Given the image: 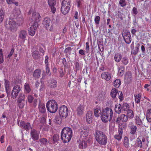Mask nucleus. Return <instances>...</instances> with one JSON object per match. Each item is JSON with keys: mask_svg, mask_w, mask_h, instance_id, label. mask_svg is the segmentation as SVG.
<instances>
[{"mask_svg": "<svg viewBox=\"0 0 151 151\" xmlns=\"http://www.w3.org/2000/svg\"><path fill=\"white\" fill-rule=\"evenodd\" d=\"M113 115L112 109L110 108L106 107L102 110L101 116V120L104 122H107L112 119Z\"/></svg>", "mask_w": 151, "mask_h": 151, "instance_id": "1", "label": "nucleus"}, {"mask_svg": "<svg viewBox=\"0 0 151 151\" xmlns=\"http://www.w3.org/2000/svg\"><path fill=\"white\" fill-rule=\"evenodd\" d=\"M72 131L69 127H65L62 130L61 137L64 143L69 142L72 137Z\"/></svg>", "mask_w": 151, "mask_h": 151, "instance_id": "2", "label": "nucleus"}, {"mask_svg": "<svg viewBox=\"0 0 151 151\" xmlns=\"http://www.w3.org/2000/svg\"><path fill=\"white\" fill-rule=\"evenodd\" d=\"M95 137L97 142L100 144L104 145L107 142V139L105 134L103 132L96 131L95 133Z\"/></svg>", "mask_w": 151, "mask_h": 151, "instance_id": "3", "label": "nucleus"}, {"mask_svg": "<svg viewBox=\"0 0 151 151\" xmlns=\"http://www.w3.org/2000/svg\"><path fill=\"white\" fill-rule=\"evenodd\" d=\"M47 110L51 113L55 112L58 109V105L55 101L50 100L46 104Z\"/></svg>", "mask_w": 151, "mask_h": 151, "instance_id": "4", "label": "nucleus"}, {"mask_svg": "<svg viewBox=\"0 0 151 151\" xmlns=\"http://www.w3.org/2000/svg\"><path fill=\"white\" fill-rule=\"evenodd\" d=\"M23 23L22 19H21L20 22L17 23L14 21L10 19L9 21V29L12 32H16L17 29L18 27L21 24Z\"/></svg>", "mask_w": 151, "mask_h": 151, "instance_id": "5", "label": "nucleus"}, {"mask_svg": "<svg viewBox=\"0 0 151 151\" xmlns=\"http://www.w3.org/2000/svg\"><path fill=\"white\" fill-rule=\"evenodd\" d=\"M88 130L87 129V128L84 127L81 128L80 132V134L81 138V139H84V140L90 141L91 138L88 135Z\"/></svg>", "mask_w": 151, "mask_h": 151, "instance_id": "6", "label": "nucleus"}, {"mask_svg": "<svg viewBox=\"0 0 151 151\" xmlns=\"http://www.w3.org/2000/svg\"><path fill=\"white\" fill-rule=\"evenodd\" d=\"M43 24L47 30L50 31L53 30V22L49 18H45L43 20Z\"/></svg>", "mask_w": 151, "mask_h": 151, "instance_id": "7", "label": "nucleus"}, {"mask_svg": "<svg viewBox=\"0 0 151 151\" xmlns=\"http://www.w3.org/2000/svg\"><path fill=\"white\" fill-rule=\"evenodd\" d=\"M59 113L61 117H66L68 113V109L67 107L64 105L60 106L59 109Z\"/></svg>", "mask_w": 151, "mask_h": 151, "instance_id": "8", "label": "nucleus"}, {"mask_svg": "<svg viewBox=\"0 0 151 151\" xmlns=\"http://www.w3.org/2000/svg\"><path fill=\"white\" fill-rule=\"evenodd\" d=\"M122 36L126 43L129 44L131 42L132 38L129 31L127 30H124L123 32Z\"/></svg>", "mask_w": 151, "mask_h": 151, "instance_id": "9", "label": "nucleus"}, {"mask_svg": "<svg viewBox=\"0 0 151 151\" xmlns=\"http://www.w3.org/2000/svg\"><path fill=\"white\" fill-rule=\"evenodd\" d=\"M21 88L19 85H17L13 87L11 94L12 97L14 99L16 98Z\"/></svg>", "mask_w": 151, "mask_h": 151, "instance_id": "10", "label": "nucleus"}, {"mask_svg": "<svg viewBox=\"0 0 151 151\" xmlns=\"http://www.w3.org/2000/svg\"><path fill=\"white\" fill-rule=\"evenodd\" d=\"M38 26V24L37 22H34L33 25L31 26L29 30V34L31 36H33L35 34V30Z\"/></svg>", "mask_w": 151, "mask_h": 151, "instance_id": "11", "label": "nucleus"}, {"mask_svg": "<svg viewBox=\"0 0 151 151\" xmlns=\"http://www.w3.org/2000/svg\"><path fill=\"white\" fill-rule=\"evenodd\" d=\"M40 133L35 129H32L30 132L31 137L34 140L39 139Z\"/></svg>", "mask_w": 151, "mask_h": 151, "instance_id": "12", "label": "nucleus"}, {"mask_svg": "<svg viewBox=\"0 0 151 151\" xmlns=\"http://www.w3.org/2000/svg\"><path fill=\"white\" fill-rule=\"evenodd\" d=\"M128 127L129 129V132L131 134L133 135L136 133L137 127L134 124L133 122H130L128 125Z\"/></svg>", "mask_w": 151, "mask_h": 151, "instance_id": "13", "label": "nucleus"}, {"mask_svg": "<svg viewBox=\"0 0 151 151\" xmlns=\"http://www.w3.org/2000/svg\"><path fill=\"white\" fill-rule=\"evenodd\" d=\"M4 81L5 89L7 95H8L10 94L11 88V87L10 86V82L8 80L6 79H4Z\"/></svg>", "mask_w": 151, "mask_h": 151, "instance_id": "14", "label": "nucleus"}, {"mask_svg": "<svg viewBox=\"0 0 151 151\" xmlns=\"http://www.w3.org/2000/svg\"><path fill=\"white\" fill-rule=\"evenodd\" d=\"M40 16L38 13L35 12L32 14V19L35 22H37L38 24V23L40 21Z\"/></svg>", "mask_w": 151, "mask_h": 151, "instance_id": "15", "label": "nucleus"}, {"mask_svg": "<svg viewBox=\"0 0 151 151\" xmlns=\"http://www.w3.org/2000/svg\"><path fill=\"white\" fill-rule=\"evenodd\" d=\"M27 32L24 30H22L19 32V38L24 41L27 36Z\"/></svg>", "mask_w": 151, "mask_h": 151, "instance_id": "16", "label": "nucleus"}, {"mask_svg": "<svg viewBox=\"0 0 151 151\" xmlns=\"http://www.w3.org/2000/svg\"><path fill=\"white\" fill-rule=\"evenodd\" d=\"M20 126L22 128L27 130L31 128V126L29 123L25 122L23 121H21L20 123Z\"/></svg>", "mask_w": 151, "mask_h": 151, "instance_id": "17", "label": "nucleus"}, {"mask_svg": "<svg viewBox=\"0 0 151 151\" xmlns=\"http://www.w3.org/2000/svg\"><path fill=\"white\" fill-rule=\"evenodd\" d=\"M128 119V117L124 114H122L118 117L116 120V122L119 123L122 121L123 122H126Z\"/></svg>", "mask_w": 151, "mask_h": 151, "instance_id": "18", "label": "nucleus"}, {"mask_svg": "<svg viewBox=\"0 0 151 151\" xmlns=\"http://www.w3.org/2000/svg\"><path fill=\"white\" fill-rule=\"evenodd\" d=\"M101 77L102 78L106 81H109L111 78V75L109 72H104L102 73Z\"/></svg>", "mask_w": 151, "mask_h": 151, "instance_id": "19", "label": "nucleus"}, {"mask_svg": "<svg viewBox=\"0 0 151 151\" xmlns=\"http://www.w3.org/2000/svg\"><path fill=\"white\" fill-rule=\"evenodd\" d=\"M84 106L83 105H79L77 108L76 111L78 116L82 115L84 112Z\"/></svg>", "mask_w": 151, "mask_h": 151, "instance_id": "20", "label": "nucleus"}, {"mask_svg": "<svg viewBox=\"0 0 151 151\" xmlns=\"http://www.w3.org/2000/svg\"><path fill=\"white\" fill-rule=\"evenodd\" d=\"M93 113L91 111H88L86 114V119L87 122L89 124L91 123L92 121Z\"/></svg>", "mask_w": 151, "mask_h": 151, "instance_id": "21", "label": "nucleus"}, {"mask_svg": "<svg viewBox=\"0 0 151 151\" xmlns=\"http://www.w3.org/2000/svg\"><path fill=\"white\" fill-rule=\"evenodd\" d=\"M132 75L131 73L129 72L127 73L125 75V81L128 83H129L132 81Z\"/></svg>", "mask_w": 151, "mask_h": 151, "instance_id": "22", "label": "nucleus"}, {"mask_svg": "<svg viewBox=\"0 0 151 151\" xmlns=\"http://www.w3.org/2000/svg\"><path fill=\"white\" fill-rule=\"evenodd\" d=\"M39 112L41 113H44L46 112V109L44 104L40 103L38 105Z\"/></svg>", "mask_w": 151, "mask_h": 151, "instance_id": "23", "label": "nucleus"}, {"mask_svg": "<svg viewBox=\"0 0 151 151\" xmlns=\"http://www.w3.org/2000/svg\"><path fill=\"white\" fill-rule=\"evenodd\" d=\"M123 130L122 128H119L118 129V133L116 134L114 136L115 138L118 140H120L122 138V135Z\"/></svg>", "mask_w": 151, "mask_h": 151, "instance_id": "24", "label": "nucleus"}, {"mask_svg": "<svg viewBox=\"0 0 151 151\" xmlns=\"http://www.w3.org/2000/svg\"><path fill=\"white\" fill-rule=\"evenodd\" d=\"M82 140V141L80 142L79 145V147L80 149L85 148L87 146V142H89L90 141H87L84 140V139Z\"/></svg>", "mask_w": 151, "mask_h": 151, "instance_id": "25", "label": "nucleus"}, {"mask_svg": "<svg viewBox=\"0 0 151 151\" xmlns=\"http://www.w3.org/2000/svg\"><path fill=\"white\" fill-rule=\"evenodd\" d=\"M70 7L68 6L61 5V11L62 13L64 15L67 14L69 11Z\"/></svg>", "mask_w": 151, "mask_h": 151, "instance_id": "26", "label": "nucleus"}, {"mask_svg": "<svg viewBox=\"0 0 151 151\" xmlns=\"http://www.w3.org/2000/svg\"><path fill=\"white\" fill-rule=\"evenodd\" d=\"M122 109V105L120 104H117L115 106V111L117 114H120Z\"/></svg>", "mask_w": 151, "mask_h": 151, "instance_id": "27", "label": "nucleus"}, {"mask_svg": "<svg viewBox=\"0 0 151 151\" xmlns=\"http://www.w3.org/2000/svg\"><path fill=\"white\" fill-rule=\"evenodd\" d=\"M41 73V70L39 69H36L34 72L33 76L35 78H39L40 76Z\"/></svg>", "mask_w": 151, "mask_h": 151, "instance_id": "28", "label": "nucleus"}, {"mask_svg": "<svg viewBox=\"0 0 151 151\" xmlns=\"http://www.w3.org/2000/svg\"><path fill=\"white\" fill-rule=\"evenodd\" d=\"M57 81L54 79H52L51 80L49 83V86L51 88H54L57 86Z\"/></svg>", "mask_w": 151, "mask_h": 151, "instance_id": "29", "label": "nucleus"}, {"mask_svg": "<svg viewBox=\"0 0 151 151\" xmlns=\"http://www.w3.org/2000/svg\"><path fill=\"white\" fill-rule=\"evenodd\" d=\"M124 72V67L123 65L119 66L118 68V74L120 76H122Z\"/></svg>", "mask_w": 151, "mask_h": 151, "instance_id": "30", "label": "nucleus"}, {"mask_svg": "<svg viewBox=\"0 0 151 151\" xmlns=\"http://www.w3.org/2000/svg\"><path fill=\"white\" fill-rule=\"evenodd\" d=\"M134 113L132 110L130 109L127 111V116L128 118L132 119L134 117Z\"/></svg>", "mask_w": 151, "mask_h": 151, "instance_id": "31", "label": "nucleus"}, {"mask_svg": "<svg viewBox=\"0 0 151 151\" xmlns=\"http://www.w3.org/2000/svg\"><path fill=\"white\" fill-rule=\"evenodd\" d=\"M118 92V90L115 88H113L111 90V96L114 99L116 97Z\"/></svg>", "mask_w": 151, "mask_h": 151, "instance_id": "32", "label": "nucleus"}, {"mask_svg": "<svg viewBox=\"0 0 151 151\" xmlns=\"http://www.w3.org/2000/svg\"><path fill=\"white\" fill-rule=\"evenodd\" d=\"M70 0H63L62 3V5L65 6H68V7H70Z\"/></svg>", "mask_w": 151, "mask_h": 151, "instance_id": "33", "label": "nucleus"}, {"mask_svg": "<svg viewBox=\"0 0 151 151\" xmlns=\"http://www.w3.org/2000/svg\"><path fill=\"white\" fill-rule=\"evenodd\" d=\"M122 107L123 110L124 111H127L129 110V105L125 102H123L122 105Z\"/></svg>", "mask_w": 151, "mask_h": 151, "instance_id": "34", "label": "nucleus"}, {"mask_svg": "<svg viewBox=\"0 0 151 151\" xmlns=\"http://www.w3.org/2000/svg\"><path fill=\"white\" fill-rule=\"evenodd\" d=\"M134 146L135 147H140V148L142 147V142L141 140L139 138H137L136 141L135 142V143L134 145Z\"/></svg>", "mask_w": 151, "mask_h": 151, "instance_id": "35", "label": "nucleus"}, {"mask_svg": "<svg viewBox=\"0 0 151 151\" xmlns=\"http://www.w3.org/2000/svg\"><path fill=\"white\" fill-rule=\"evenodd\" d=\"M122 57V55L119 53L115 54L114 57L115 60L116 62H119L121 59Z\"/></svg>", "mask_w": 151, "mask_h": 151, "instance_id": "36", "label": "nucleus"}, {"mask_svg": "<svg viewBox=\"0 0 151 151\" xmlns=\"http://www.w3.org/2000/svg\"><path fill=\"white\" fill-rule=\"evenodd\" d=\"M5 16V12L2 9H0V23L3 20Z\"/></svg>", "mask_w": 151, "mask_h": 151, "instance_id": "37", "label": "nucleus"}, {"mask_svg": "<svg viewBox=\"0 0 151 151\" xmlns=\"http://www.w3.org/2000/svg\"><path fill=\"white\" fill-rule=\"evenodd\" d=\"M146 118L147 121L148 122H151V109H150L147 110V111Z\"/></svg>", "mask_w": 151, "mask_h": 151, "instance_id": "38", "label": "nucleus"}, {"mask_svg": "<svg viewBox=\"0 0 151 151\" xmlns=\"http://www.w3.org/2000/svg\"><path fill=\"white\" fill-rule=\"evenodd\" d=\"M101 110L100 109L97 108L94 109V115L96 117H99L101 114Z\"/></svg>", "mask_w": 151, "mask_h": 151, "instance_id": "39", "label": "nucleus"}, {"mask_svg": "<svg viewBox=\"0 0 151 151\" xmlns=\"http://www.w3.org/2000/svg\"><path fill=\"white\" fill-rule=\"evenodd\" d=\"M135 121L136 124L139 125H142V121L138 116H136L135 117Z\"/></svg>", "mask_w": 151, "mask_h": 151, "instance_id": "40", "label": "nucleus"}, {"mask_svg": "<svg viewBox=\"0 0 151 151\" xmlns=\"http://www.w3.org/2000/svg\"><path fill=\"white\" fill-rule=\"evenodd\" d=\"M72 48L71 47H68L66 48L65 50V55L67 57H68L69 55H71V51Z\"/></svg>", "mask_w": 151, "mask_h": 151, "instance_id": "41", "label": "nucleus"}, {"mask_svg": "<svg viewBox=\"0 0 151 151\" xmlns=\"http://www.w3.org/2000/svg\"><path fill=\"white\" fill-rule=\"evenodd\" d=\"M134 97L135 102L138 104L139 103L141 98V95L140 94L134 95Z\"/></svg>", "mask_w": 151, "mask_h": 151, "instance_id": "42", "label": "nucleus"}, {"mask_svg": "<svg viewBox=\"0 0 151 151\" xmlns=\"http://www.w3.org/2000/svg\"><path fill=\"white\" fill-rule=\"evenodd\" d=\"M114 86L116 88H119L121 84V81L119 79L116 80L114 82Z\"/></svg>", "mask_w": 151, "mask_h": 151, "instance_id": "43", "label": "nucleus"}, {"mask_svg": "<svg viewBox=\"0 0 151 151\" xmlns=\"http://www.w3.org/2000/svg\"><path fill=\"white\" fill-rule=\"evenodd\" d=\"M25 99V95L23 93H21L19 94L17 101H24Z\"/></svg>", "mask_w": 151, "mask_h": 151, "instance_id": "44", "label": "nucleus"}, {"mask_svg": "<svg viewBox=\"0 0 151 151\" xmlns=\"http://www.w3.org/2000/svg\"><path fill=\"white\" fill-rule=\"evenodd\" d=\"M24 88L25 91L27 93H29L31 91V89L29 84L25 83L24 85Z\"/></svg>", "mask_w": 151, "mask_h": 151, "instance_id": "45", "label": "nucleus"}, {"mask_svg": "<svg viewBox=\"0 0 151 151\" xmlns=\"http://www.w3.org/2000/svg\"><path fill=\"white\" fill-rule=\"evenodd\" d=\"M32 56L35 59H38L39 57V52L37 51H34L32 53Z\"/></svg>", "mask_w": 151, "mask_h": 151, "instance_id": "46", "label": "nucleus"}, {"mask_svg": "<svg viewBox=\"0 0 151 151\" xmlns=\"http://www.w3.org/2000/svg\"><path fill=\"white\" fill-rule=\"evenodd\" d=\"M122 62L124 65H126L129 63V60L127 57H125L122 58Z\"/></svg>", "mask_w": 151, "mask_h": 151, "instance_id": "47", "label": "nucleus"}, {"mask_svg": "<svg viewBox=\"0 0 151 151\" xmlns=\"http://www.w3.org/2000/svg\"><path fill=\"white\" fill-rule=\"evenodd\" d=\"M124 146L127 148L129 147V140L127 137H125L124 141Z\"/></svg>", "mask_w": 151, "mask_h": 151, "instance_id": "48", "label": "nucleus"}, {"mask_svg": "<svg viewBox=\"0 0 151 151\" xmlns=\"http://www.w3.org/2000/svg\"><path fill=\"white\" fill-rule=\"evenodd\" d=\"M39 141L41 144L44 145H46L49 142L47 139L43 138L40 139Z\"/></svg>", "mask_w": 151, "mask_h": 151, "instance_id": "49", "label": "nucleus"}, {"mask_svg": "<svg viewBox=\"0 0 151 151\" xmlns=\"http://www.w3.org/2000/svg\"><path fill=\"white\" fill-rule=\"evenodd\" d=\"M139 44H138L137 46L135 47V49L133 50V54L134 55H135L138 53L139 49Z\"/></svg>", "mask_w": 151, "mask_h": 151, "instance_id": "50", "label": "nucleus"}, {"mask_svg": "<svg viewBox=\"0 0 151 151\" xmlns=\"http://www.w3.org/2000/svg\"><path fill=\"white\" fill-rule=\"evenodd\" d=\"M6 1L8 4H14L16 6H18L19 5L18 3L15 1L14 0H6Z\"/></svg>", "mask_w": 151, "mask_h": 151, "instance_id": "51", "label": "nucleus"}, {"mask_svg": "<svg viewBox=\"0 0 151 151\" xmlns=\"http://www.w3.org/2000/svg\"><path fill=\"white\" fill-rule=\"evenodd\" d=\"M48 3L50 6H54L56 4V0H48Z\"/></svg>", "mask_w": 151, "mask_h": 151, "instance_id": "52", "label": "nucleus"}, {"mask_svg": "<svg viewBox=\"0 0 151 151\" xmlns=\"http://www.w3.org/2000/svg\"><path fill=\"white\" fill-rule=\"evenodd\" d=\"M119 4L121 6L124 7L126 5V2L125 0H119Z\"/></svg>", "mask_w": 151, "mask_h": 151, "instance_id": "53", "label": "nucleus"}, {"mask_svg": "<svg viewBox=\"0 0 151 151\" xmlns=\"http://www.w3.org/2000/svg\"><path fill=\"white\" fill-rule=\"evenodd\" d=\"M17 102L19 108H22L24 107V101H17Z\"/></svg>", "mask_w": 151, "mask_h": 151, "instance_id": "54", "label": "nucleus"}, {"mask_svg": "<svg viewBox=\"0 0 151 151\" xmlns=\"http://www.w3.org/2000/svg\"><path fill=\"white\" fill-rule=\"evenodd\" d=\"M27 99L28 102L29 103H31L32 102L34 97L32 96L29 95L27 96Z\"/></svg>", "mask_w": 151, "mask_h": 151, "instance_id": "55", "label": "nucleus"}, {"mask_svg": "<svg viewBox=\"0 0 151 151\" xmlns=\"http://www.w3.org/2000/svg\"><path fill=\"white\" fill-rule=\"evenodd\" d=\"M2 50L0 49V63H2L4 61Z\"/></svg>", "mask_w": 151, "mask_h": 151, "instance_id": "56", "label": "nucleus"}, {"mask_svg": "<svg viewBox=\"0 0 151 151\" xmlns=\"http://www.w3.org/2000/svg\"><path fill=\"white\" fill-rule=\"evenodd\" d=\"M83 3V0H77L76 1V3L77 4V6L78 7H81Z\"/></svg>", "mask_w": 151, "mask_h": 151, "instance_id": "57", "label": "nucleus"}, {"mask_svg": "<svg viewBox=\"0 0 151 151\" xmlns=\"http://www.w3.org/2000/svg\"><path fill=\"white\" fill-rule=\"evenodd\" d=\"M59 136L57 134H55L53 136V140L55 142H57L58 140Z\"/></svg>", "mask_w": 151, "mask_h": 151, "instance_id": "58", "label": "nucleus"}, {"mask_svg": "<svg viewBox=\"0 0 151 151\" xmlns=\"http://www.w3.org/2000/svg\"><path fill=\"white\" fill-rule=\"evenodd\" d=\"M100 19V17L99 16H96L94 19V21L95 23L96 24H99Z\"/></svg>", "mask_w": 151, "mask_h": 151, "instance_id": "59", "label": "nucleus"}, {"mask_svg": "<svg viewBox=\"0 0 151 151\" xmlns=\"http://www.w3.org/2000/svg\"><path fill=\"white\" fill-rule=\"evenodd\" d=\"M62 63L64 66V69L67 67V64L66 62V60L65 58L62 59Z\"/></svg>", "mask_w": 151, "mask_h": 151, "instance_id": "60", "label": "nucleus"}, {"mask_svg": "<svg viewBox=\"0 0 151 151\" xmlns=\"http://www.w3.org/2000/svg\"><path fill=\"white\" fill-rule=\"evenodd\" d=\"M61 119L60 118L58 117L55 118V122L57 124H60L61 123Z\"/></svg>", "mask_w": 151, "mask_h": 151, "instance_id": "61", "label": "nucleus"}, {"mask_svg": "<svg viewBox=\"0 0 151 151\" xmlns=\"http://www.w3.org/2000/svg\"><path fill=\"white\" fill-rule=\"evenodd\" d=\"M119 99H120V100L121 101H122L124 99L123 96V94L122 92L121 91H119Z\"/></svg>", "mask_w": 151, "mask_h": 151, "instance_id": "62", "label": "nucleus"}, {"mask_svg": "<svg viewBox=\"0 0 151 151\" xmlns=\"http://www.w3.org/2000/svg\"><path fill=\"white\" fill-rule=\"evenodd\" d=\"M46 73L49 75H50V68L49 67V65H45Z\"/></svg>", "mask_w": 151, "mask_h": 151, "instance_id": "63", "label": "nucleus"}, {"mask_svg": "<svg viewBox=\"0 0 151 151\" xmlns=\"http://www.w3.org/2000/svg\"><path fill=\"white\" fill-rule=\"evenodd\" d=\"M48 60L49 57L47 55H46L45 57V65H49Z\"/></svg>", "mask_w": 151, "mask_h": 151, "instance_id": "64", "label": "nucleus"}]
</instances>
